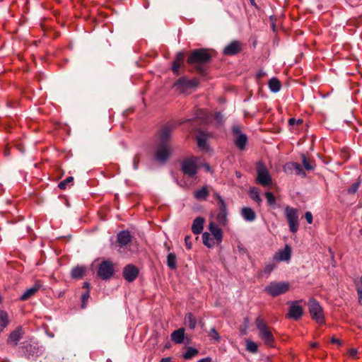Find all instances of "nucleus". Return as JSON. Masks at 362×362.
I'll list each match as a JSON object with an SVG mask.
<instances>
[{"label":"nucleus","instance_id":"60","mask_svg":"<svg viewBox=\"0 0 362 362\" xmlns=\"http://www.w3.org/2000/svg\"><path fill=\"white\" fill-rule=\"evenodd\" d=\"M205 116L206 115V112L205 110H199V115L197 116L198 118H199L201 116Z\"/></svg>","mask_w":362,"mask_h":362},{"label":"nucleus","instance_id":"50","mask_svg":"<svg viewBox=\"0 0 362 362\" xmlns=\"http://www.w3.org/2000/svg\"><path fill=\"white\" fill-rule=\"evenodd\" d=\"M219 206V212L226 213V204L223 201L218 203Z\"/></svg>","mask_w":362,"mask_h":362},{"label":"nucleus","instance_id":"10","mask_svg":"<svg viewBox=\"0 0 362 362\" xmlns=\"http://www.w3.org/2000/svg\"><path fill=\"white\" fill-rule=\"evenodd\" d=\"M199 85V81L196 78L188 80L186 78H180L175 83L174 86L180 90V92H184L187 88H195Z\"/></svg>","mask_w":362,"mask_h":362},{"label":"nucleus","instance_id":"29","mask_svg":"<svg viewBox=\"0 0 362 362\" xmlns=\"http://www.w3.org/2000/svg\"><path fill=\"white\" fill-rule=\"evenodd\" d=\"M301 160L305 170L310 171L315 169V162L313 160L307 158L305 154L301 155Z\"/></svg>","mask_w":362,"mask_h":362},{"label":"nucleus","instance_id":"17","mask_svg":"<svg viewBox=\"0 0 362 362\" xmlns=\"http://www.w3.org/2000/svg\"><path fill=\"white\" fill-rule=\"evenodd\" d=\"M132 239V236L128 230L120 231L117 236V240L119 246L124 247L127 245Z\"/></svg>","mask_w":362,"mask_h":362},{"label":"nucleus","instance_id":"52","mask_svg":"<svg viewBox=\"0 0 362 362\" xmlns=\"http://www.w3.org/2000/svg\"><path fill=\"white\" fill-rule=\"evenodd\" d=\"M139 157L136 155L134 156L133 160V167L134 170H136L139 166Z\"/></svg>","mask_w":362,"mask_h":362},{"label":"nucleus","instance_id":"49","mask_svg":"<svg viewBox=\"0 0 362 362\" xmlns=\"http://www.w3.org/2000/svg\"><path fill=\"white\" fill-rule=\"evenodd\" d=\"M233 133L235 136H245L244 134H243L241 127L240 126L233 127Z\"/></svg>","mask_w":362,"mask_h":362},{"label":"nucleus","instance_id":"13","mask_svg":"<svg viewBox=\"0 0 362 362\" xmlns=\"http://www.w3.org/2000/svg\"><path fill=\"white\" fill-rule=\"evenodd\" d=\"M257 180L264 187L272 184V178L268 170L264 166L258 168Z\"/></svg>","mask_w":362,"mask_h":362},{"label":"nucleus","instance_id":"48","mask_svg":"<svg viewBox=\"0 0 362 362\" xmlns=\"http://www.w3.org/2000/svg\"><path fill=\"white\" fill-rule=\"evenodd\" d=\"M211 119H216L217 121V122H220L222 119V115L220 112L218 113H216L213 115H211L210 117H208L207 119L205 121L206 123H209V120L211 121Z\"/></svg>","mask_w":362,"mask_h":362},{"label":"nucleus","instance_id":"47","mask_svg":"<svg viewBox=\"0 0 362 362\" xmlns=\"http://www.w3.org/2000/svg\"><path fill=\"white\" fill-rule=\"evenodd\" d=\"M89 297H90V293H89L88 291H86L84 293L82 294V296H81V301H82L81 308L83 309L86 308V302L88 300Z\"/></svg>","mask_w":362,"mask_h":362},{"label":"nucleus","instance_id":"6","mask_svg":"<svg viewBox=\"0 0 362 362\" xmlns=\"http://www.w3.org/2000/svg\"><path fill=\"white\" fill-rule=\"evenodd\" d=\"M289 284L283 281H272L264 288V291L271 296L276 297L286 293Z\"/></svg>","mask_w":362,"mask_h":362},{"label":"nucleus","instance_id":"54","mask_svg":"<svg viewBox=\"0 0 362 362\" xmlns=\"http://www.w3.org/2000/svg\"><path fill=\"white\" fill-rule=\"evenodd\" d=\"M341 157L347 160L349 158V153L346 149L344 148L341 150Z\"/></svg>","mask_w":362,"mask_h":362},{"label":"nucleus","instance_id":"25","mask_svg":"<svg viewBox=\"0 0 362 362\" xmlns=\"http://www.w3.org/2000/svg\"><path fill=\"white\" fill-rule=\"evenodd\" d=\"M242 216L244 219L247 221H253L256 218V214L255 211L249 207H245L242 210Z\"/></svg>","mask_w":362,"mask_h":362},{"label":"nucleus","instance_id":"56","mask_svg":"<svg viewBox=\"0 0 362 362\" xmlns=\"http://www.w3.org/2000/svg\"><path fill=\"white\" fill-rule=\"evenodd\" d=\"M357 354V350L356 349H351L349 350V355L351 357H355Z\"/></svg>","mask_w":362,"mask_h":362},{"label":"nucleus","instance_id":"42","mask_svg":"<svg viewBox=\"0 0 362 362\" xmlns=\"http://www.w3.org/2000/svg\"><path fill=\"white\" fill-rule=\"evenodd\" d=\"M294 170L296 171V174L298 175H303L305 176V173L303 171V168L301 165L296 162H293V168Z\"/></svg>","mask_w":362,"mask_h":362},{"label":"nucleus","instance_id":"19","mask_svg":"<svg viewBox=\"0 0 362 362\" xmlns=\"http://www.w3.org/2000/svg\"><path fill=\"white\" fill-rule=\"evenodd\" d=\"M209 229L214 239L216 240L218 243H220L223 239V233L221 229L214 222H211L209 223Z\"/></svg>","mask_w":362,"mask_h":362},{"label":"nucleus","instance_id":"4","mask_svg":"<svg viewBox=\"0 0 362 362\" xmlns=\"http://www.w3.org/2000/svg\"><path fill=\"white\" fill-rule=\"evenodd\" d=\"M284 214L288 221L290 231L292 233H296L299 228V214L298 209L286 206L285 207Z\"/></svg>","mask_w":362,"mask_h":362},{"label":"nucleus","instance_id":"1","mask_svg":"<svg viewBox=\"0 0 362 362\" xmlns=\"http://www.w3.org/2000/svg\"><path fill=\"white\" fill-rule=\"evenodd\" d=\"M211 58L212 55L209 49L200 48L193 50L187 62L193 66L199 74H204L206 69V64L209 63Z\"/></svg>","mask_w":362,"mask_h":362},{"label":"nucleus","instance_id":"32","mask_svg":"<svg viewBox=\"0 0 362 362\" xmlns=\"http://www.w3.org/2000/svg\"><path fill=\"white\" fill-rule=\"evenodd\" d=\"M197 146L202 151L208 152L210 150V147L207 143L206 137H197Z\"/></svg>","mask_w":362,"mask_h":362},{"label":"nucleus","instance_id":"11","mask_svg":"<svg viewBox=\"0 0 362 362\" xmlns=\"http://www.w3.org/2000/svg\"><path fill=\"white\" fill-rule=\"evenodd\" d=\"M139 269L133 264H127L122 271L123 277L128 282L134 281L139 276Z\"/></svg>","mask_w":362,"mask_h":362},{"label":"nucleus","instance_id":"33","mask_svg":"<svg viewBox=\"0 0 362 362\" xmlns=\"http://www.w3.org/2000/svg\"><path fill=\"white\" fill-rule=\"evenodd\" d=\"M177 257L176 255L170 252L167 256V265L170 269H175L177 268Z\"/></svg>","mask_w":362,"mask_h":362},{"label":"nucleus","instance_id":"46","mask_svg":"<svg viewBox=\"0 0 362 362\" xmlns=\"http://www.w3.org/2000/svg\"><path fill=\"white\" fill-rule=\"evenodd\" d=\"M276 265L274 263L267 264L263 269V273L266 274L267 275H269L274 269Z\"/></svg>","mask_w":362,"mask_h":362},{"label":"nucleus","instance_id":"12","mask_svg":"<svg viewBox=\"0 0 362 362\" xmlns=\"http://www.w3.org/2000/svg\"><path fill=\"white\" fill-rule=\"evenodd\" d=\"M24 333L25 332L22 327H18L8 335L7 339V344L12 346H16L19 341L23 338Z\"/></svg>","mask_w":362,"mask_h":362},{"label":"nucleus","instance_id":"59","mask_svg":"<svg viewBox=\"0 0 362 362\" xmlns=\"http://www.w3.org/2000/svg\"><path fill=\"white\" fill-rule=\"evenodd\" d=\"M214 196L215 199L218 201V203L221 201H223V199H222V197H221V195L218 193H214Z\"/></svg>","mask_w":362,"mask_h":362},{"label":"nucleus","instance_id":"26","mask_svg":"<svg viewBox=\"0 0 362 362\" xmlns=\"http://www.w3.org/2000/svg\"><path fill=\"white\" fill-rule=\"evenodd\" d=\"M209 192L207 187L204 186L201 189L194 191V197L197 200H204L209 196Z\"/></svg>","mask_w":362,"mask_h":362},{"label":"nucleus","instance_id":"57","mask_svg":"<svg viewBox=\"0 0 362 362\" xmlns=\"http://www.w3.org/2000/svg\"><path fill=\"white\" fill-rule=\"evenodd\" d=\"M331 342H332V344H339V345H341V343L340 340H339V339L335 338L334 337H333L331 339Z\"/></svg>","mask_w":362,"mask_h":362},{"label":"nucleus","instance_id":"53","mask_svg":"<svg viewBox=\"0 0 362 362\" xmlns=\"http://www.w3.org/2000/svg\"><path fill=\"white\" fill-rule=\"evenodd\" d=\"M185 245L187 249H191L192 247V243L190 242V237L186 236L185 238Z\"/></svg>","mask_w":362,"mask_h":362},{"label":"nucleus","instance_id":"15","mask_svg":"<svg viewBox=\"0 0 362 362\" xmlns=\"http://www.w3.org/2000/svg\"><path fill=\"white\" fill-rule=\"evenodd\" d=\"M19 349L23 354L28 358H29L30 356L37 355L38 350L37 346L28 343L25 344L24 342L21 344V346L19 347Z\"/></svg>","mask_w":362,"mask_h":362},{"label":"nucleus","instance_id":"37","mask_svg":"<svg viewBox=\"0 0 362 362\" xmlns=\"http://www.w3.org/2000/svg\"><path fill=\"white\" fill-rule=\"evenodd\" d=\"M234 143L240 150H243L247 143V137H236Z\"/></svg>","mask_w":362,"mask_h":362},{"label":"nucleus","instance_id":"2","mask_svg":"<svg viewBox=\"0 0 362 362\" xmlns=\"http://www.w3.org/2000/svg\"><path fill=\"white\" fill-rule=\"evenodd\" d=\"M173 152V146L170 137H161L156 144L155 151V158L160 163H166Z\"/></svg>","mask_w":362,"mask_h":362},{"label":"nucleus","instance_id":"16","mask_svg":"<svg viewBox=\"0 0 362 362\" xmlns=\"http://www.w3.org/2000/svg\"><path fill=\"white\" fill-rule=\"evenodd\" d=\"M288 127L293 134L300 133L299 129H303L306 124L302 119L290 118L288 121Z\"/></svg>","mask_w":362,"mask_h":362},{"label":"nucleus","instance_id":"61","mask_svg":"<svg viewBox=\"0 0 362 362\" xmlns=\"http://www.w3.org/2000/svg\"><path fill=\"white\" fill-rule=\"evenodd\" d=\"M160 362H171V358L170 357L163 358Z\"/></svg>","mask_w":362,"mask_h":362},{"label":"nucleus","instance_id":"30","mask_svg":"<svg viewBox=\"0 0 362 362\" xmlns=\"http://www.w3.org/2000/svg\"><path fill=\"white\" fill-rule=\"evenodd\" d=\"M9 323L8 313L2 310H0V332H1Z\"/></svg>","mask_w":362,"mask_h":362},{"label":"nucleus","instance_id":"8","mask_svg":"<svg viewBox=\"0 0 362 362\" xmlns=\"http://www.w3.org/2000/svg\"><path fill=\"white\" fill-rule=\"evenodd\" d=\"M114 272L113 263L110 260H104L98 265L97 274L103 280H107L113 276Z\"/></svg>","mask_w":362,"mask_h":362},{"label":"nucleus","instance_id":"9","mask_svg":"<svg viewBox=\"0 0 362 362\" xmlns=\"http://www.w3.org/2000/svg\"><path fill=\"white\" fill-rule=\"evenodd\" d=\"M299 302H303V300L289 303L290 306L288 308V313L286 315L287 318L298 320L302 317L303 314V308L298 305Z\"/></svg>","mask_w":362,"mask_h":362},{"label":"nucleus","instance_id":"14","mask_svg":"<svg viewBox=\"0 0 362 362\" xmlns=\"http://www.w3.org/2000/svg\"><path fill=\"white\" fill-rule=\"evenodd\" d=\"M242 50V44L238 40H233L223 49V53L226 56H233Z\"/></svg>","mask_w":362,"mask_h":362},{"label":"nucleus","instance_id":"5","mask_svg":"<svg viewBox=\"0 0 362 362\" xmlns=\"http://www.w3.org/2000/svg\"><path fill=\"white\" fill-rule=\"evenodd\" d=\"M309 313L314 320L319 325L325 323L322 308L320 303L314 298H310L308 303Z\"/></svg>","mask_w":362,"mask_h":362},{"label":"nucleus","instance_id":"22","mask_svg":"<svg viewBox=\"0 0 362 362\" xmlns=\"http://www.w3.org/2000/svg\"><path fill=\"white\" fill-rule=\"evenodd\" d=\"M184 337H185V329L182 327L175 330L171 334V339L175 344L182 343L184 341Z\"/></svg>","mask_w":362,"mask_h":362},{"label":"nucleus","instance_id":"36","mask_svg":"<svg viewBox=\"0 0 362 362\" xmlns=\"http://www.w3.org/2000/svg\"><path fill=\"white\" fill-rule=\"evenodd\" d=\"M198 353V349L192 347H187L186 352L183 354V358L188 360L197 355Z\"/></svg>","mask_w":362,"mask_h":362},{"label":"nucleus","instance_id":"38","mask_svg":"<svg viewBox=\"0 0 362 362\" xmlns=\"http://www.w3.org/2000/svg\"><path fill=\"white\" fill-rule=\"evenodd\" d=\"M361 182H362L361 179L360 177H358V181L356 182L355 183H354L353 185H351V187L347 189L348 194H354L358 190L359 187L361 186Z\"/></svg>","mask_w":362,"mask_h":362},{"label":"nucleus","instance_id":"3","mask_svg":"<svg viewBox=\"0 0 362 362\" xmlns=\"http://www.w3.org/2000/svg\"><path fill=\"white\" fill-rule=\"evenodd\" d=\"M255 325L259 331V337L266 344L272 346L274 341V336L264 320L260 316L257 317Z\"/></svg>","mask_w":362,"mask_h":362},{"label":"nucleus","instance_id":"24","mask_svg":"<svg viewBox=\"0 0 362 362\" xmlns=\"http://www.w3.org/2000/svg\"><path fill=\"white\" fill-rule=\"evenodd\" d=\"M291 248L290 246L286 245L284 249L279 252L278 256H275V258H278L280 261H288L291 259Z\"/></svg>","mask_w":362,"mask_h":362},{"label":"nucleus","instance_id":"63","mask_svg":"<svg viewBox=\"0 0 362 362\" xmlns=\"http://www.w3.org/2000/svg\"><path fill=\"white\" fill-rule=\"evenodd\" d=\"M83 287H84V288H89V287H90V284H89L88 282H87V281L84 282V283H83Z\"/></svg>","mask_w":362,"mask_h":362},{"label":"nucleus","instance_id":"43","mask_svg":"<svg viewBox=\"0 0 362 362\" xmlns=\"http://www.w3.org/2000/svg\"><path fill=\"white\" fill-rule=\"evenodd\" d=\"M226 213L218 212L216 216V219L219 224L225 225L226 223Z\"/></svg>","mask_w":362,"mask_h":362},{"label":"nucleus","instance_id":"58","mask_svg":"<svg viewBox=\"0 0 362 362\" xmlns=\"http://www.w3.org/2000/svg\"><path fill=\"white\" fill-rule=\"evenodd\" d=\"M197 362H212V358L211 357H206L199 360Z\"/></svg>","mask_w":362,"mask_h":362},{"label":"nucleus","instance_id":"23","mask_svg":"<svg viewBox=\"0 0 362 362\" xmlns=\"http://www.w3.org/2000/svg\"><path fill=\"white\" fill-rule=\"evenodd\" d=\"M86 272V268L83 266H76L72 268L71 271V276L72 279H81Z\"/></svg>","mask_w":362,"mask_h":362},{"label":"nucleus","instance_id":"31","mask_svg":"<svg viewBox=\"0 0 362 362\" xmlns=\"http://www.w3.org/2000/svg\"><path fill=\"white\" fill-rule=\"evenodd\" d=\"M268 85H269V88L271 90V91H272L274 93H276V92L279 91L281 88V84L279 80L275 77L271 78L269 81Z\"/></svg>","mask_w":362,"mask_h":362},{"label":"nucleus","instance_id":"51","mask_svg":"<svg viewBox=\"0 0 362 362\" xmlns=\"http://www.w3.org/2000/svg\"><path fill=\"white\" fill-rule=\"evenodd\" d=\"M305 218L308 223L311 224L313 223V214L310 211L305 212Z\"/></svg>","mask_w":362,"mask_h":362},{"label":"nucleus","instance_id":"21","mask_svg":"<svg viewBox=\"0 0 362 362\" xmlns=\"http://www.w3.org/2000/svg\"><path fill=\"white\" fill-rule=\"evenodd\" d=\"M185 60V55L182 52L177 54L175 61L173 64L172 70L175 74H179V70L182 66Z\"/></svg>","mask_w":362,"mask_h":362},{"label":"nucleus","instance_id":"35","mask_svg":"<svg viewBox=\"0 0 362 362\" xmlns=\"http://www.w3.org/2000/svg\"><path fill=\"white\" fill-rule=\"evenodd\" d=\"M250 197L251 199H252L254 201H255L259 204L262 202V199L260 198L259 195V189L257 187H252L250 189Z\"/></svg>","mask_w":362,"mask_h":362},{"label":"nucleus","instance_id":"55","mask_svg":"<svg viewBox=\"0 0 362 362\" xmlns=\"http://www.w3.org/2000/svg\"><path fill=\"white\" fill-rule=\"evenodd\" d=\"M356 290L358 296V300L361 301V300L362 299V287L357 286Z\"/></svg>","mask_w":362,"mask_h":362},{"label":"nucleus","instance_id":"7","mask_svg":"<svg viewBox=\"0 0 362 362\" xmlns=\"http://www.w3.org/2000/svg\"><path fill=\"white\" fill-rule=\"evenodd\" d=\"M197 160L198 158L194 156L184 159L181 163V170L182 173L189 177H193L197 173Z\"/></svg>","mask_w":362,"mask_h":362},{"label":"nucleus","instance_id":"20","mask_svg":"<svg viewBox=\"0 0 362 362\" xmlns=\"http://www.w3.org/2000/svg\"><path fill=\"white\" fill-rule=\"evenodd\" d=\"M205 222V219L203 217L198 216L197 217L192 223V231L194 234H200L204 228V224Z\"/></svg>","mask_w":362,"mask_h":362},{"label":"nucleus","instance_id":"41","mask_svg":"<svg viewBox=\"0 0 362 362\" xmlns=\"http://www.w3.org/2000/svg\"><path fill=\"white\" fill-rule=\"evenodd\" d=\"M246 349L251 353H257L258 350V346L257 344L252 341H247Z\"/></svg>","mask_w":362,"mask_h":362},{"label":"nucleus","instance_id":"28","mask_svg":"<svg viewBox=\"0 0 362 362\" xmlns=\"http://www.w3.org/2000/svg\"><path fill=\"white\" fill-rule=\"evenodd\" d=\"M185 325L191 329H194L197 325V320L194 315L191 313H188L185 317Z\"/></svg>","mask_w":362,"mask_h":362},{"label":"nucleus","instance_id":"40","mask_svg":"<svg viewBox=\"0 0 362 362\" xmlns=\"http://www.w3.org/2000/svg\"><path fill=\"white\" fill-rule=\"evenodd\" d=\"M208 336L216 341H219L221 337L215 327H211L208 332Z\"/></svg>","mask_w":362,"mask_h":362},{"label":"nucleus","instance_id":"27","mask_svg":"<svg viewBox=\"0 0 362 362\" xmlns=\"http://www.w3.org/2000/svg\"><path fill=\"white\" fill-rule=\"evenodd\" d=\"M40 286L38 285H35L34 286L27 289L23 294L21 296L20 299L21 300H27L32 296H33L39 290Z\"/></svg>","mask_w":362,"mask_h":362},{"label":"nucleus","instance_id":"34","mask_svg":"<svg viewBox=\"0 0 362 362\" xmlns=\"http://www.w3.org/2000/svg\"><path fill=\"white\" fill-rule=\"evenodd\" d=\"M202 241L204 245L209 248L212 247L214 245V239L211 238L210 234L207 232H205L202 234Z\"/></svg>","mask_w":362,"mask_h":362},{"label":"nucleus","instance_id":"64","mask_svg":"<svg viewBox=\"0 0 362 362\" xmlns=\"http://www.w3.org/2000/svg\"><path fill=\"white\" fill-rule=\"evenodd\" d=\"M204 168H205L206 171H209L211 170V168L209 164H205Z\"/></svg>","mask_w":362,"mask_h":362},{"label":"nucleus","instance_id":"39","mask_svg":"<svg viewBox=\"0 0 362 362\" xmlns=\"http://www.w3.org/2000/svg\"><path fill=\"white\" fill-rule=\"evenodd\" d=\"M73 181L74 177L72 176L67 177L65 180L59 183L58 187L60 189L64 190L66 189L67 185L72 183Z\"/></svg>","mask_w":362,"mask_h":362},{"label":"nucleus","instance_id":"62","mask_svg":"<svg viewBox=\"0 0 362 362\" xmlns=\"http://www.w3.org/2000/svg\"><path fill=\"white\" fill-rule=\"evenodd\" d=\"M310 346L313 348V349H315L317 347H318V344L317 342H313L310 344Z\"/></svg>","mask_w":362,"mask_h":362},{"label":"nucleus","instance_id":"18","mask_svg":"<svg viewBox=\"0 0 362 362\" xmlns=\"http://www.w3.org/2000/svg\"><path fill=\"white\" fill-rule=\"evenodd\" d=\"M177 127L175 122H169L160 126L158 136H170Z\"/></svg>","mask_w":362,"mask_h":362},{"label":"nucleus","instance_id":"45","mask_svg":"<svg viewBox=\"0 0 362 362\" xmlns=\"http://www.w3.org/2000/svg\"><path fill=\"white\" fill-rule=\"evenodd\" d=\"M265 197H266V198L267 199V202L269 205H273L275 204L276 198L272 192H266Z\"/></svg>","mask_w":362,"mask_h":362},{"label":"nucleus","instance_id":"44","mask_svg":"<svg viewBox=\"0 0 362 362\" xmlns=\"http://www.w3.org/2000/svg\"><path fill=\"white\" fill-rule=\"evenodd\" d=\"M293 168V162L286 163L284 165V171L286 173L292 174L293 172L294 171V168Z\"/></svg>","mask_w":362,"mask_h":362}]
</instances>
